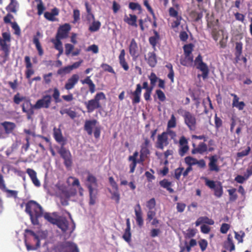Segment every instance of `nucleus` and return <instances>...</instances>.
Listing matches in <instances>:
<instances>
[{"mask_svg": "<svg viewBox=\"0 0 252 252\" xmlns=\"http://www.w3.org/2000/svg\"><path fill=\"white\" fill-rule=\"evenodd\" d=\"M51 91H52V89H50L45 92V93H50ZM53 92L52 95L48 94H43L40 99L36 101V103L33 105V107H34L35 109L49 108L52 102V97L56 103L61 102L62 100L60 98V92L59 89L57 88H54L53 89Z\"/></svg>", "mask_w": 252, "mask_h": 252, "instance_id": "obj_1", "label": "nucleus"}, {"mask_svg": "<svg viewBox=\"0 0 252 252\" xmlns=\"http://www.w3.org/2000/svg\"><path fill=\"white\" fill-rule=\"evenodd\" d=\"M26 212L29 215L32 224H39L38 219L43 215V209L41 205L34 200H30L26 204Z\"/></svg>", "mask_w": 252, "mask_h": 252, "instance_id": "obj_2", "label": "nucleus"}, {"mask_svg": "<svg viewBox=\"0 0 252 252\" xmlns=\"http://www.w3.org/2000/svg\"><path fill=\"white\" fill-rule=\"evenodd\" d=\"M85 186L88 188L89 192V204L94 205L96 202L98 183L96 177L90 172L88 173Z\"/></svg>", "mask_w": 252, "mask_h": 252, "instance_id": "obj_3", "label": "nucleus"}, {"mask_svg": "<svg viewBox=\"0 0 252 252\" xmlns=\"http://www.w3.org/2000/svg\"><path fill=\"white\" fill-rule=\"evenodd\" d=\"M106 96L104 93H97L94 98L85 102V105L88 113H92L95 109H100L102 107L100 102L101 100H105Z\"/></svg>", "mask_w": 252, "mask_h": 252, "instance_id": "obj_4", "label": "nucleus"}, {"mask_svg": "<svg viewBox=\"0 0 252 252\" xmlns=\"http://www.w3.org/2000/svg\"><path fill=\"white\" fill-rule=\"evenodd\" d=\"M2 37H0V51L2 52V57L6 61L10 52L11 35L9 32H4L2 33Z\"/></svg>", "mask_w": 252, "mask_h": 252, "instance_id": "obj_5", "label": "nucleus"}, {"mask_svg": "<svg viewBox=\"0 0 252 252\" xmlns=\"http://www.w3.org/2000/svg\"><path fill=\"white\" fill-rule=\"evenodd\" d=\"M58 189V196L61 199V203L63 206L68 205V201L71 196L74 195L71 190L68 189L65 186H57Z\"/></svg>", "mask_w": 252, "mask_h": 252, "instance_id": "obj_6", "label": "nucleus"}, {"mask_svg": "<svg viewBox=\"0 0 252 252\" xmlns=\"http://www.w3.org/2000/svg\"><path fill=\"white\" fill-rule=\"evenodd\" d=\"M205 185L214 191V194L218 198H220L223 194V187L220 181H214L209 180L207 178H204Z\"/></svg>", "mask_w": 252, "mask_h": 252, "instance_id": "obj_7", "label": "nucleus"}, {"mask_svg": "<svg viewBox=\"0 0 252 252\" xmlns=\"http://www.w3.org/2000/svg\"><path fill=\"white\" fill-rule=\"evenodd\" d=\"M194 65L196 68L202 72L201 76L203 79H206L208 78L209 73V69L207 64L203 62V58L200 54L195 59L194 61ZM201 75L198 74V77H199Z\"/></svg>", "mask_w": 252, "mask_h": 252, "instance_id": "obj_8", "label": "nucleus"}, {"mask_svg": "<svg viewBox=\"0 0 252 252\" xmlns=\"http://www.w3.org/2000/svg\"><path fill=\"white\" fill-rule=\"evenodd\" d=\"M142 89H145V91H148L150 90V89L153 90L154 87L151 85L149 87L147 82H144L143 83L142 87H141L140 84H137L135 90L131 93L133 96L132 98V104H136L140 102V96Z\"/></svg>", "mask_w": 252, "mask_h": 252, "instance_id": "obj_9", "label": "nucleus"}, {"mask_svg": "<svg viewBox=\"0 0 252 252\" xmlns=\"http://www.w3.org/2000/svg\"><path fill=\"white\" fill-rule=\"evenodd\" d=\"M65 144V143H62V146L59 149L58 152L63 159L64 165L69 167L71 166L72 163V156L70 151L64 147Z\"/></svg>", "mask_w": 252, "mask_h": 252, "instance_id": "obj_10", "label": "nucleus"}, {"mask_svg": "<svg viewBox=\"0 0 252 252\" xmlns=\"http://www.w3.org/2000/svg\"><path fill=\"white\" fill-rule=\"evenodd\" d=\"M185 124L190 130L194 131L196 128V119L195 116L188 111H185L183 115Z\"/></svg>", "mask_w": 252, "mask_h": 252, "instance_id": "obj_11", "label": "nucleus"}, {"mask_svg": "<svg viewBox=\"0 0 252 252\" xmlns=\"http://www.w3.org/2000/svg\"><path fill=\"white\" fill-rule=\"evenodd\" d=\"M30 99L25 100V102L22 105V111L27 114V119L30 120L32 118V116L34 114V108Z\"/></svg>", "mask_w": 252, "mask_h": 252, "instance_id": "obj_12", "label": "nucleus"}, {"mask_svg": "<svg viewBox=\"0 0 252 252\" xmlns=\"http://www.w3.org/2000/svg\"><path fill=\"white\" fill-rule=\"evenodd\" d=\"M168 144L167 133L163 132L160 134L158 135L156 146L157 148L163 150L164 147L167 146Z\"/></svg>", "mask_w": 252, "mask_h": 252, "instance_id": "obj_13", "label": "nucleus"}, {"mask_svg": "<svg viewBox=\"0 0 252 252\" xmlns=\"http://www.w3.org/2000/svg\"><path fill=\"white\" fill-rule=\"evenodd\" d=\"M83 62V60L81 59L79 61L74 63L72 65L61 68L58 70L57 73L59 75H63L69 73L73 69L78 68Z\"/></svg>", "mask_w": 252, "mask_h": 252, "instance_id": "obj_14", "label": "nucleus"}, {"mask_svg": "<svg viewBox=\"0 0 252 252\" xmlns=\"http://www.w3.org/2000/svg\"><path fill=\"white\" fill-rule=\"evenodd\" d=\"M70 29L71 27L69 24H64L61 26L58 30L56 38H59L60 39L66 38Z\"/></svg>", "mask_w": 252, "mask_h": 252, "instance_id": "obj_15", "label": "nucleus"}, {"mask_svg": "<svg viewBox=\"0 0 252 252\" xmlns=\"http://www.w3.org/2000/svg\"><path fill=\"white\" fill-rule=\"evenodd\" d=\"M209 162L208 163L209 170L210 172H219L220 168L218 165V158L217 155H213L208 158Z\"/></svg>", "mask_w": 252, "mask_h": 252, "instance_id": "obj_16", "label": "nucleus"}, {"mask_svg": "<svg viewBox=\"0 0 252 252\" xmlns=\"http://www.w3.org/2000/svg\"><path fill=\"white\" fill-rule=\"evenodd\" d=\"M129 53L133 60L136 59L139 56L138 44L134 38H132L128 47Z\"/></svg>", "mask_w": 252, "mask_h": 252, "instance_id": "obj_17", "label": "nucleus"}, {"mask_svg": "<svg viewBox=\"0 0 252 252\" xmlns=\"http://www.w3.org/2000/svg\"><path fill=\"white\" fill-rule=\"evenodd\" d=\"M79 80V76L77 74H74L67 79L65 84L64 88L66 90H70L74 88Z\"/></svg>", "mask_w": 252, "mask_h": 252, "instance_id": "obj_18", "label": "nucleus"}, {"mask_svg": "<svg viewBox=\"0 0 252 252\" xmlns=\"http://www.w3.org/2000/svg\"><path fill=\"white\" fill-rule=\"evenodd\" d=\"M134 213L135 215V219L137 225L139 227L143 225L144 220L142 217V212L141 207L139 203L136 204L134 207Z\"/></svg>", "mask_w": 252, "mask_h": 252, "instance_id": "obj_19", "label": "nucleus"}, {"mask_svg": "<svg viewBox=\"0 0 252 252\" xmlns=\"http://www.w3.org/2000/svg\"><path fill=\"white\" fill-rule=\"evenodd\" d=\"M97 121L95 119L91 120H86L84 124V130L89 135H92L93 133V128L95 127Z\"/></svg>", "mask_w": 252, "mask_h": 252, "instance_id": "obj_20", "label": "nucleus"}, {"mask_svg": "<svg viewBox=\"0 0 252 252\" xmlns=\"http://www.w3.org/2000/svg\"><path fill=\"white\" fill-rule=\"evenodd\" d=\"M63 232H65L68 228V221L64 217H59L55 224Z\"/></svg>", "mask_w": 252, "mask_h": 252, "instance_id": "obj_21", "label": "nucleus"}, {"mask_svg": "<svg viewBox=\"0 0 252 252\" xmlns=\"http://www.w3.org/2000/svg\"><path fill=\"white\" fill-rule=\"evenodd\" d=\"M126 52L125 49H122L120 51V55H119L118 58L119 61V63L121 67L125 70L127 71L129 69V66L126 62Z\"/></svg>", "mask_w": 252, "mask_h": 252, "instance_id": "obj_22", "label": "nucleus"}, {"mask_svg": "<svg viewBox=\"0 0 252 252\" xmlns=\"http://www.w3.org/2000/svg\"><path fill=\"white\" fill-rule=\"evenodd\" d=\"M145 58L150 66L154 67L156 65L157 59L156 54L154 52H149L147 54V58L145 57Z\"/></svg>", "mask_w": 252, "mask_h": 252, "instance_id": "obj_23", "label": "nucleus"}, {"mask_svg": "<svg viewBox=\"0 0 252 252\" xmlns=\"http://www.w3.org/2000/svg\"><path fill=\"white\" fill-rule=\"evenodd\" d=\"M230 94L231 96L233 97L232 104L233 107H236L238 108L239 110H242L246 105L244 102H239V98L236 94Z\"/></svg>", "mask_w": 252, "mask_h": 252, "instance_id": "obj_24", "label": "nucleus"}, {"mask_svg": "<svg viewBox=\"0 0 252 252\" xmlns=\"http://www.w3.org/2000/svg\"><path fill=\"white\" fill-rule=\"evenodd\" d=\"M230 94L231 96L233 97L232 104L233 107H236L238 108L239 110H242L246 105L244 102H239V98L236 94Z\"/></svg>", "mask_w": 252, "mask_h": 252, "instance_id": "obj_25", "label": "nucleus"}, {"mask_svg": "<svg viewBox=\"0 0 252 252\" xmlns=\"http://www.w3.org/2000/svg\"><path fill=\"white\" fill-rule=\"evenodd\" d=\"M0 125L3 127L6 134L11 133L16 127L15 124L11 122L5 121L1 123Z\"/></svg>", "mask_w": 252, "mask_h": 252, "instance_id": "obj_26", "label": "nucleus"}, {"mask_svg": "<svg viewBox=\"0 0 252 252\" xmlns=\"http://www.w3.org/2000/svg\"><path fill=\"white\" fill-rule=\"evenodd\" d=\"M26 172L30 176L33 184L36 187H39L40 186V183L37 178L36 172L32 169L28 168L26 170Z\"/></svg>", "mask_w": 252, "mask_h": 252, "instance_id": "obj_27", "label": "nucleus"}, {"mask_svg": "<svg viewBox=\"0 0 252 252\" xmlns=\"http://www.w3.org/2000/svg\"><path fill=\"white\" fill-rule=\"evenodd\" d=\"M193 55H185L184 57L180 59V63L185 66H191L193 65Z\"/></svg>", "mask_w": 252, "mask_h": 252, "instance_id": "obj_28", "label": "nucleus"}, {"mask_svg": "<svg viewBox=\"0 0 252 252\" xmlns=\"http://www.w3.org/2000/svg\"><path fill=\"white\" fill-rule=\"evenodd\" d=\"M43 216L46 220L52 224H55L57 222L58 218L56 212L53 213H43Z\"/></svg>", "mask_w": 252, "mask_h": 252, "instance_id": "obj_29", "label": "nucleus"}, {"mask_svg": "<svg viewBox=\"0 0 252 252\" xmlns=\"http://www.w3.org/2000/svg\"><path fill=\"white\" fill-rule=\"evenodd\" d=\"M59 14V10L57 7H54L51 10L50 12H45L44 14V17L50 21H56L55 16H58Z\"/></svg>", "mask_w": 252, "mask_h": 252, "instance_id": "obj_30", "label": "nucleus"}, {"mask_svg": "<svg viewBox=\"0 0 252 252\" xmlns=\"http://www.w3.org/2000/svg\"><path fill=\"white\" fill-rule=\"evenodd\" d=\"M41 35V33L39 32H37L36 35L34 36L33 38V43L35 45V47L38 51V54L39 56H42L43 54V50L42 46L39 42L38 36Z\"/></svg>", "mask_w": 252, "mask_h": 252, "instance_id": "obj_31", "label": "nucleus"}, {"mask_svg": "<svg viewBox=\"0 0 252 252\" xmlns=\"http://www.w3.org/2000/svg\"><path fill=\"white\" fill-rule=\"evenodd\" d=\"M224 247L230 252L235 250V246L233 241L232 236L230 234L227 235V240L224 242Z\"/></svg>", "mask_w": 252, "mask_h": 252, "instance_id": "obj_32", "label": "nucleus"}, {"mask_svg": "<svg viewBox=\"0 0 252 252\" xmlns=\"http://www.w3.org/2000/svg\"><path fill=\"white\" fill-rule=\"evenodd\" d=\"M153 32L154 35L149 37V41L150 44L152 46V47L155 50L157 43L160 40V36L156 30H153Z\"/></svg>", "mask_w": 252, "mask_h": 252, "instance_id": "obj_33", "label": "nucleus"}, {"mask_svg": "<svg viewBox=\"0 0 252 252\" xmlns=\"http://www.w3.org/2000/svg\"><path fill=\"white\" fill-rule=\"evenodd\" d=\"M81 82L82 84H87L89 88V91L91 94H93L95 91V85L91 79L90 76H87L84 80H81Z\"/></svg>", "mask_w": 252, "mask_h": 252, "instance_id": "obj_34", "label": "nucleus"}, {"mask_svg": "<svg viewBox=\"0 0 252 252\" xmlns=\"http://www.w3.org/2000/svg\"><path fill=\"white\" fill-rule=\"evenodd\" d=\"M243 44L241 42H236L235 48V59L236 62L240 61L241 55L242 53Z\"/></svg>", "mask_w": 252, "mask_h": 252, "instance_id": "obj_35", "label": "nucleus"}, {"mask_svg": "<svg viewBox=\"0 0 252 252\" xmlns=\"http://www.w3.org/2000/svg\"><path fill=\"white\" fill-rule=\"evenodd\" d=\"M207 145L204 142H201L198 144L197 147L194 148L192 150L191 153L192 154H195L197 153L202 154L206 152L207 151Z\"/></svg>", "mask_w": 252, "mask_h": 252, "instance_id": "obj_36", "label": "nucleus"}, {"mask_svg": "<svg viewBox=\"0 0 252 252\" xmlns=\"http://www.w3.org/2000/svg\"><path fill=\"white\" fill-rule=\"evenodd\" d=\"M129 17L125 15L124 21L130 26H133L135 28L137 27V24H136L137 16L135 15L132 14H129Z\"/></svg>", "mask_w": 252, "mask_h": 252, "instance_id": "obj_37", "label": "nucleus"}, {"mask_svg": "<svg viewBox=\"0 0 252 252\" xmlns=\"http://www.w3.org/2000/svg\"><path fill=\"white\" fill-rule=\"evenodd\" d=\"M54 137L56 141L60 143H65V140L64 139V138L62 135L61 130L59 128H54Z\"/></svg>", "mask_w": 252, "mask_h": 252, "instance_id": "obj_38", "label": "nucleus"}, {"mask_svg": "<svg viewBox=\"0 0 252 252\" xmlns=\"http://www.w3.org/2000/svg\"><path fill=\"white\" fill-rule=\"evenodd\" d=\"M196 241L195 239H192L190 240L189 244L187 242H185V246L180 247V251L179 252H184L185 249H186L187 252H190L191 248L196 245Z\"/></svg>", "mask_w": 252, "mask_h": 252, "instance_id": "obj_39", "label": "nucleus"}, {"mask_svg": "<svg viewBox=\"0 0 252 252\" xmlns=\"http://www.w3.org/2000/svg\"><path fill=\"white\" fill-rule=\"evenodd\" d=\"M159 185L162 188L166 189L170 193H173L174 189L171 188L172 182L168 181L167 179H163L159 182Z\"/></svg>", "mask_w": 252, "mask_h": 252, "instance_id": "obj_40", "label": "nucleus"}, {"mask_svg": "<svg viewBox=\"0 0 252 252\" xmlns=\"http://www.w3.org/2000/svg\"><path fill=\"white\" fill-rule=\"evenodd\" d=\"M251 176V175L247 172V170L246 171V173L244 174V176L238 175L236 176L234 179V180L237 183L239 184H243L246 180H247L249 177Z\"/></svg>", "mask_w": 252, "mask_h": 252, "instance_id": "obj_41", "label": "nucleus"}, {"mask_svg": "<svg viewBox=\"0 0 252 252\" xmlns=\"http://www.w3.org/2000/svg\"><path fill=\"white\" fill-rule=\"evenodd\" d=\"M236 190L237 189L235 188H232L227 190L230 202H234L237 199L238 196L236 193Z\"/></svg>", "mask_w": 252, "mask_h": 252, "instance_id": "obj_42", "label": "nucleus"}, {"mask_svg": "<svg viewBox=\"0 0 252 252\" xmlns=\"http://www.w3.org/2000/svg\"><path fill=\"white\" fill-rule=\"evenodd\" d=\"M61 39L59 38H56V40H52V42L54 44L55 48L60 52V54H62L63 53V48Z\"/></svg>", "mask_w": 252, "mask_h": 252, "instance_id": "obj_43", "label": "nucleus"}, {"mask_svg": "<svg viewBox=\"0 0 252 252\" xmlns=\"http://www.w3.org/2000/svg\"><path fill=\"white\" fill-rule=\"evenodd\" d=\"M128 160L131 161L132 162L129 164L130 171L129 172L130 173H133L135 169V167L136 166L137 164L138 163L137 159L135 158L134 157H133L131 156H130L128 157Z\"/></svg>", "mask_w": 252, "mask_h": 252, "instance_id": "obj_44", "label": "nucleus"}, {"mask_svg": "<svg viewBox=\"0 0 252 252\" xmlns=\"http://www.w3.org/2000/svg\"><path fill=\"white\" fill-rule=\"evenodd\" d=\"M17 5V2L16 0H11V2L6 7V10L8 12L16 13Z\"/></svg>", "mask_w": 252, "mask_h": 252, "instance_id": "obj_45", "label": "nucleus"}, {"mask_svg": "<svg viewBox=\"0 0 252 252\" xmlns=\"http://www.w3.org/2000/svg\"><path fill=\"white\" fill-rule=\"evenodd\" d=\"M101 26V23L98 21H94L89 27V30L91 32H95L99 30Z\"/></svg>", "mask_w": 252, "mask_h": 252, "instance_id": "obj_46", "label": "nucleus"}, {"mask_svg": "<svg viewBox=\"0 0 252 252\" xmlns=\"http://www.w3.org/2000/svg\"><path fill=\"white\" fill-rule=\"evenodd\" d=\"M190 15L192 18L193 19L195 22H198L203 17V13L198 12L196 11H192L190 13Z\"/></svg>", "mask_w": 252, "mask_h": 252, "instance_id": "obj_47", "label": "nucleus"}, {"mask_svg": "<svg viewBox=\"0 0 252 252\" xmlns=\"http://www.w3.org/2000/svg\"><path fill=\"white\" fill-rule=\"evenodd\" d=\"M193 45L191 43L185 45L183 47L184 55H192L191 53L193 50Z\"/></svg>", "mask_w": 252, "mask_h": 252, "instance_id": "obj_48", "label": "nucleus"}, {"mask_svg": "<svg viewBox=\"0 0 252 252\" xmlns=\"http://www.w3.org/2000/svg\"><path fill=\"white\" fill-rule=\"evenodd\" d=\"M4 191L6 192V196L8 198L13 197L16 199L18 197V191L9 189L6 188Z\"/></svg>", "mask_w": 252, "mask_h": 252, "instance_id": "obj_49", "label": "nucleus"}, {"mask_svg": "<svg viewBox=\"0 0 252 252\" xmlns=\"http://www.w3.org/2000/svg\"><path fill=\"white\" fill-rule=\"evenodd\" d=\"M149 79L150 80L151 85L154 88L155 86L156 85V82L158 80L159 78H158L156 74L155 73L152 72L149 76Z\"/></svg>", "mask_w": 252, "mask_h": 252, "instance_id": "obj_50", "label": "nucleus"}, {"mask_svg": "<svg viewBox=\"0 0 252 252\" xmlns=\"http://www.w3.org/2000/svg\"><path fill=\"white\" fill-rule=\"evenodd\" d=\"M35 1L38 2L37 5V14L40 15L43 13L44 10L45 9V7L43 5L42 0H35Z\"/></svg>", "mask_w": 252, "mask_h": 252, "instance_id": "obj_51", "label": "nucleus"}, {"mask_svg": "<svg viewBox=\"0 0 252 252\" xmlns=\"http://www.w3.org/2000/svg\"><path fill=\"white\" fill-rule=\"evenodd\" d=\"M176 126V119L174 115L172 114L170 119L168 121L167 123L168 128H174Z\"/></svg>", "mask_w": 252, "mask_h": 252, "instance_id": "obj_52", "label": "nucleus"}, {"mask_svg": "<svg viewBox=\"0 0 252 252\" xmlns=\"http://www.w3.org/2000/svg\"><path fill=\"white\" fill-rule=\"evenodd\" d=\"M131 233L130 229L126 228L124 234L123 235V238L126 242H130L131 241Z\"/></svg>", "mask_w": 252, "mask_h": 252, "instance_id": "obj_53", "label": "nucleus"}, {"mask_svg": "<svg viewBox=\"0 0 252 252\" xmlns=\"http://www.w3.org/2000/svg\"><path fill=\"white\" fill-rule=\"evenodd\" d=\"M156 205V200L154 198H152L148 200L146 203V206L149 210H153Z\"/></svg>", "mask_w": 252, "mask_h": 252, "instance_id": "obj_54", "label": "nucleus"}, {"mask_svg": "<svg viewBox=\"0 0 252 252\" xmlns=\"http://www.w3.org/2000/svg\"><path fill=\"white\" fill-rule=\"evenodd\" d=\"M196 159L193 158L191 157L188 156L185 158V161L189 166H192V165H196Z\"/></svg>", "mask_w": 252, "mask_h": 252, "instance_id": "obj_55", "label": "nucleus"}, {"mask_svg": "<svg viewBox=\"0 0 252 252\" xmlns=\"http://www.w3.org/2000/svg\"><path fill=\"white\" fill-rule=\"evenodd\" d=\"M66 246L69 248L71 252H79L77 245L73 243L67 242L66 243Z\"/></svg>", "mask_w": 252, "mask_h": 252, "instance_id": "obj_56", "label": "nucleus"}, {"mask_svg": "<svg viewBox=\"0 0 252 252\" xmlns=\"http://www.w3.org/2000/svg\"><path fill=\"white\" fill-rule=\"evenodd\" d=\"M128 7L132 10L137 9L139 12H141L142 10L141 5L138 3L131 2L129 3Z\"/></svg>", "mask_w": 252, "mask_h": 252, "instance_id": "obj_57", "label": "nucleus"}, {"mask_svg": "<svg viewBox=\"0 0 252 252\" xmlns=\"http://www.w3.org/2000/svg\"><path fill=\"white\" fill-rule=\"evenodd\" d=\"M25 232L34 237V239L36 241V246L39 247L40 246V240L38 236L35 233V232L30 229H26Z\"/></svg>", "mask_w": 252, "mask_h": 252, "instance_id": "obj_58", "label": "nucleus"}, {"mask_svg": "<svg viewBox=\"0 0 252 252\" xmlns=\"http://www.w3.org/2000/svg\"><path fill=\"white\" fill-rule=\"evenodd\" d=\"M26 99L25 96H20V93H17L13 97V101L16 104H19L20 103Z\"/></svg>", "mask_w": 252, "mask_h": 252, "instance_id": "obj_59", "label": "nucleus"}, {"mask_svg": "<svg viewBox=\"0 0 252 252\" xmlns=\"http://www.w3.org/2000/svg\"><path fill=\"white\" fill-rule=\"evenodd\" d=\"M156 94L157 95L158 99L161 102L166 100V96L164 93L161 90H157Z\"/></svg>", "mask_w": 252, "mask_h": 252, "instance_id": "obj_60", "label": "nucleus"}, {"mask_svg": "<svg viewBox=\"0 0 252 252\" xmlns=\"http://www.w3.org/2000/svg\"><path fill=\"white\" fill-rule=\"evenodd\" d=\"M101 67L105 71H107L108 72L112 73L113 74L115 73V72L113 68H112V67L107 63H102L101 65Z\"/></svg>", "mask_w": 252, "mask_h": 252, "instance_id": "obj_61", "label": "nucleus"}, {"mask_svg": "<svg viewBox=\"0 0 252 252\" xmlns=\"http://www.w3.org/2000/svg\"><path fill=\"white\" fill-rule=\"evenodd\" d=\"M251 149L250 147L248 146L246 150L240 152H238L237 153V157L241 158L248 155L251 151Z\"/></svg>", "mask_w": 252, "mask_h": 252, "instance_id": "obj_62", "label": "nucleus"}, {"mask_svg": "<svg viewBox=\"0 0 252 252\" xmlns=\"http://www.w3.org/2000/svg\"><path fill=\"white\" fill-rule=\"evenodd\" d=\"M111 194V198L115 200L117 204H119L120 200V194L119 192V189L115 190V191L112 193Z\"/></svg>", "mask_w": 252, "mask_h": 252, "instance_id": "obj_63", "label": "nucleus"}, {"mask_svg": "<svg viewBox=\"0 0 252 252\" xmlns=\"http://www.w3.org/2000/svg\"><path fill=\"white\" fill-rule=\"evenodd\" d=\"M156 215V212L155 211L149 210L147 213V219L146 220L148 222L152 221V219L155 218Z\"/></svg>", "mask_w": 252, "mask_h": 252, "instance_id": "obj_64", "label": "nucleus"}]
</instances>
